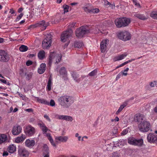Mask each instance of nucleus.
Instances as JSON below:
<instances>
[{
    "label": "nucleus",
    "mask_w": 157,
    "mask_h": 157,
    "mask_svg": "<svg viewBox=\"0 0 157 157\" xmlns=\"http://www.w3.org/2000/svg\"><path fill=\"white\" fill-rule=\"evenodd\" d=\"M58 101L59 104L65 108H68L74 102L72 96L66 95L59 97Z\"/></svg>",
    "instance_id": "1"
},
{
    "label": "nucleus",
    "mask_w": 157,
    "mask_h": 157,
    "mask_svg": "<svg viewBox=\"0 0 157 157\" xmlns=\"http://www.w3.org/2000/svg\"><path fill=\"white\" fill-rule=\"evenodd\" d=\"M90 33L89 29L86 26H82L75 31V35L78 38H81L85 35Z\"/></svg>",
    "instance_id": "2"
},
{
    "label": "nucleus",
    "mask_w": 157,
    "mask_h": 157,
    "mask_svg": "<svg viewBox=\"0 0 157 157\" xmlns=\"http://www.w3.org/2000/svg\"><path fill=\"white\" fill-rule=\"evenodd\" d=\"M130 22V19L126 17L117 18L115 21V23L118 28L127 26Z\"/></svg>",
    "instance_id": "3"
},
{
    "label": "nucleus",
    "mask_w": 157,
    "mask_h": 157,
    "mask_svg": "<svg viewBox=\"0 0 157 157\" xmlns=\"http://www.w3.org/2000/svg\"><path fill=\"white\" fill-rule=\"evenodd\" d=\"M61 57V55L60 54L57 55L55 52H51L49 56L48 65L51 66L52 62L55 61L56 63H58L60 61Z\"/></svg>",
    "instance_id": "4"
},
{
    "label": "nucleus",
    "mask_w": 157,
    "mask_h": 157,
    "mask_svg": "<svg viewBox=\"0 0 157 157\" xmlns=\"http://www.w3.org/2000/svg\"><path fill=\"white\" fill-rule=\"evenodd\" d=\"M52 36L50 34H47L43 40L42 47L43 49H48L51 46L52 41Z\"/></svg>",
    "instance_id": "5"
},
{
    "label": "nucleus",
    "mask_w": 157,
    "mask_h": 157,
    "mask_svg": "<svg viewBox=\"0 0 157 157\" xmlns=\"http://www.w3.org/2000/svg\"><path fill=\"white\" fill-rule=\"evenodd\" d=\"M150 127V123L146 120L141 122L139 125L138 127L140 130L143 132H147Z\"/></svg>",
    "instance_id": "6"
},
{
    "label": "nucleus",
    "mask_w": 157,
    "mask_h": 157,
    "mask_svg": "<svg viewBox=\"0 0 157 157\" xmlns=\"http://www.w3.org/2000/svg\"><path fill=\"white\" fill-rule=\"evenodd\" d=\"M128 143L130 144L141 146H142L143 143V140L142 139H136L133 137H130L128 139Z\"/></svg>",
    "instance_id": "7"
},
{
    "label": "nucleus",
    "mask_w": 157,
    "mask_h": 157,
    "mask_svg": "<svg viewBox=\"0 0 157 157\" xmlns=\"http://www.w3.org/2000/svg\"><path fill=\"white\" fill-rule=\"evenodd\" d=\"M73 33L72 29H68L66 31L63 32L61 35V40L63 42H65L67 40L70 38Z\"/></svg>",
    "instance_id": "8"
},
{
    "label": "nucleus",
    "mask_w": 157,
    "mask_h": 157,
    "mask_svg": "<svg viewBox=\"0 0 157 157\" xmlns=\"http://www.w3.org/2000/svg\"><path fill=\"white\" fill-rule=\"evenodd\" d=\"M119 38L124 41L129 40L131 38V34L127 31L121 32L118 34Z\"/></svg>",
    "instance_id": "9"
},
{
    "label": "nucleus",
    "mask_w": 157,
    "mask_h": 157,
    "mask_svg": "<svg viewBox=\"0 0 157 157\" xmlns=\"http://www.w3.org/2000/svg\"><path fill=\"white\" fill-rule=\"evenodd\" d=\"M48 22H46L44 20L40 21L35 24L32 25L30 26L31 28H34L36 27H41L42 30H44L46 29L47 26L49 25Z\"/></svg>",
    "instance_id": "10"
},
{
    "label": "nucleus",
    "mask_w": 157,
    "mask_h": 157,
    "mask_svg": "<svg viewBox=\"0 0 157 157\" xmlns=\"http://www.w3.org/2000/svg\"><path fill=\"white\" fill-rule=\"evenodd\" d=\"M0 61L3 62H7L10 59L9 55L4 50H0Z\"/></svg>",
    "instance_id": "11"
},
{
    "label": "nucleus",
    "mask_w": 157,
    "mask_h": 157,
    "mask_svg": "<svg viewBox=\"0 0 157 157\" xmlns=\"http://www.w3.org/2000/svg\"><path fill=\"white\" fill-rule=\"evenodd\" d=\"M26 134L29 136L33 135L35 133V129L30 125L26 126L24 130Z\"/></svg>",
    "instance_id": "12"
},
{
    "label": "nucleus",
    "mask_w": 157,
    "mask_h": 157,
    "mask_svg": "<svg viewBox=\"0 0 157 157\" xmlns=\"http://www.w3.org/2000/svg\"><path fill=\"white\" fill-rule=\"evenodd\" d=\"M55 118L58 120H64L67 121L71 122L73 120L72 117L71 116L56 114L55 116Z\"/></svg>",
    "instance_id": "13"
},
{
    "label": "nucleus",
    "mask_w": 157,
    "mask_h": 157,
    "mask_svg": "<svg viewBox=\"0 0 157 157\" xmlns=\"http://www.w3.org/2000/svg\"><path fill=\"white\" fill-rule=\"evenodd\" d=\"M18 153L19 155L22 157H27L29 155L28 151L24 147L19 148Z\"/></svg>",
    "instance_id": "14"
},
{
    "label": "nucleus",
    "mask_w": 157,
    "mask_h": 157,
    "mask_svg": "<svg viewBox=\"0 0 157 157\" xmlns=\"http://www.w3.org/2000/svg\"><path fill=\"white\" fill-rule=\"evenodd\" d=\"M109 43V40L106 39L103 40L100 44V49L102 52L103 53L106 50L107 46Z\"/></svg>",
    "instance_id": "15"
},
{
    "label": "nucleus",
    "mask_w": 157,
    "mask_h": 157,
    "mask_svg": "<svg viewBox=\"0 0 157 157\" xmlns=\"http://www.w3.org/2000/svg\"><path fill=\"white\" fill-rule=\"evenodd\" d=\"M147 141L148 142L152 143H157V136L153 133H149L147 136Z\"/></svg>",
    "instance_id": "16"
},
{
    "label": "nucleus",
    "mask_w": 157,
    "mask_h": 157,
    "mask_svg": "<svg viewBox=\"0 0 157 157\" xmlns=\"http://www.w3.org/2000/svg\"><path fill=\"white\" fill-rule=\"evenodd\" d=\"M71 74L74 80L78 82H80L85 77L84 76H82L80 78H79V75L75 72H72Z\"/></svg>",
    "instance_id": "17"
},
{
    "label": "nucleus",
    "mask_w": 157,
    "mask_h": 157,
    "mask_svg": "<svg viewBox=\"0 0 157 157\" xmlns=\"http://www.w3.org/2000/svg\"><path fill=\"white\" fill-rule=\"evenodd\" d=\"M21 128L20 126L18 125L16 126H15L12 130V133L13 135H18L21 133Z\"/></svg>",
    "instance_id": "18"
},
{
    "label": "nucleus",
    "mask_w": 157,
    "mask_h": 157,
    "mask_svg": "<svg viewBox=\"0 0 157 157\" xmlns=\"http://www.w3.org/2000/svg\"><path fill=\"white\" fill-rule=\"evenodd\" d=\"M25 146L29 147H32L34 146L35 141L33 140L27 139L25 141Z\"/></svg>",
    "instance_id": "19"
},
{
    "label": "nucleus",
    "mask_w": 157,
    "mask_h": 157,
    "mask_svg": "<svg viewBox=\"0 0 157 157\" xmlns=\"http://www.w3.org/2000/svg\"><path fill=\"white\" fill-rule=\"evenodd\" d=\"M144 116L140 113L136 114L134 117V119L136 120L138 122H140V123L144 120Z\"/></svg>",
    "instance_id": "20"
},
{
    "label": "nucleus",
    "mask_w": 157,
    "mask_h": 157,
    "mask_svg": "<svg viewBox=\"0 0 157 157\" xmlns=\"http://www.w3.org/2000/svg\"><path fill=\"white\" fill-rule=\"evenodd\" d=\"M68 139V137L67 136H59L55 137L56 142L59 141L60 142H65L67 141Z\"/></svg>",
    "instance_id": "21"
},
{
    "label": "nucleus",
    "mask_w": 157,
    "mask_h": 157,
    "mask_svg": "<svg viewBox=\"0 0 157 157\" xmlns=\"http://www.w3.org/2000/svg\"><path fill=\"white\" fill-rule=\"evenodd\" d=\"M46 65L45 63H42L40 65V68L38 69V73L40 74H43L45 70Z\"/></svg>",
    "instance_id": "22"
},
{
    "label": "nucleus",
    "mask_w": 157,
    "mask_h": 157,
    "mask_svg": "<svg viewBox=\"0 0 157 157\" xmlns=\"http://www.w3.org/2000/svg\"><path fill=\"white\" fill-rule=\"evenodd\" d=\"M16 147L13 144L9 145L7 148V151L10 153H14L16 151Z\"/></svg>",
    "instance_id": "23"
},
{
    "label": "nucleus",
    "mask_w": 157,
    "mask_h": 157,
    "mask_svg": "<svg viewBox=\"0 0 157 157\" xmlns=\"http://www.w3.org/2000/svg\"><path fill=\"white\" fill-rule=\"evenodd\" d=\"M59 73L60 75L63 77L66 78L67 76V71L66 68L64 67H61L59 70Z\"/></svg>",
    "instance_id": "24"
},
{
    "label": "nucleus",
    "mask_w": 157,
    "mask_h": 157,
    "mask_svg": "<svg viewBox=\"0 0 157 157\" xmlns=\"http://www.w3.org/2000/svg\"><path fill=\"white\" fill-rule=\"evenodd\" d=\"M127 55V54L126 53H124L122 55L115 57L114 60L115 61L122 60L126 57Z\"/></svg>",
    "instance_id": "25"
},
{
    "label": "nucleus",
    "mask_w": 157,
    "mask_h": 157,
    "mask_svg": "<svg viewBox=\"0 0 157 157\" xmlns=\"http://www.w3.org/2000/svg\"><path fill=\"white\" fill-rule=\"evenodd\" d=\"M26 138L25 135L22 134L20 136L18 137L15 139V141L17 143L23 142Z\"/></svg>",
    "instance_id": "26"
},
{
    "label": "nucleus",
    "mask_w": 157,
    "mask_h": 157,
    "mask_svg": "<svg viewBox=\"0 0 157 157\" xmlns=\"http://www.w3.org/2000/svg\"><path fill=\"white\" fill-rule=\"evenodd\" d=\"M38 125L40 126L42 131L44 132H47L48 130L45 124L43 123H38Z\"/></svg>",
    "instance_id": "27"
},
{
    "label": "nucleus",
    "mask_w": 157,
    "mask_h": 157,
    "mask_svg": "<svg viewBox=\"0 0 157 157\" xmlns=\"http://www.w3.org/2000/svg\"><path fill=\"white\" fill-rule=\"evenodd\" d=\"M36 100L40 103L46 105H49V102L44 99L40 98L38 97H36Z\"/></svg>",
    "instance_id": "28"
},
{
    "label": "nucleus",
    "mask_w": 157,
    "mask_h": 157,
    "mask_svg": "<svg viewBox=\"0 0 157 157\" xmlns=\"http://www.w3.org/2000/svg\"><path fill=\"white\" fill-rule=\"evenodd\" d=\"M45 52L44 50L40 51L38 54V57L40 59L42 60L45 57Z\"/></svg>",
    "instance_id": "29"
},
{
    "label": "nucleus",
    "mask_w": 157,
    "mask_h": 157,
    "mask_svg": "<svg viewBox=\"0 0 157 157\" xmlns=\"http://www.w3.org/2000/svg\"><path fill=\"white\" fill-rule=\"evenodd\" d=\"M7 136L4 134H1L0 135V144L5 142L7 140Z\"/></svg>",
    "instance_id": "30"
},
{
    "label": "nucleus",
    "mask_w": 157,
    "mask_h": 157,
    "mask_svg": "<svg viewBox=\"0 0 157 157\" xmlns=\"http://www.w3.org/2000/svg\"><path fill=\"white\" fill-rule=\"evenodd\" d=\"M46 136L47 137L48 140H49L50 142L52 144V145L54 147L56 146V144L54 143L52 137L51 136L50 134L49 133L46 134Z\"/></svg>",
    "instance_id": "31"
},
{
    "label": "nucleus",
    "mask_w": 157,
    "mask_h": 157,
    "mask_svg": "<svg viewBox=\"0 0 157 157\" xmlns=\"http://www.w3.org/2000/svg\"><path fill=\"white\" fill-rule=\"evenodd\" d=\"M52 78L50 77L49 78L46 88L49 91L51 90V86L52 84Z\"/></svg>",
    "instance_id": "32"
},
{
    "label": "nucleus",
    "mask_w": 157,
    "mask_h": 157,
    "mask_svg": "<svg viewBox=\"0 0 157 157\" xmlns=\"http://www.w3.org/2000/svg\"><path fill=\"white\" fill-rule=\"evenodd\" d=\"M83 46L82 42L80 41H76L75 43V47L78 48H80Z\"/></svg>",
    "instance_id": "33"
},
{
    "label": "nucleus",
    "mask_w": 157,
    "mask_h": 157,
    "mask_svg": "<svg viewBox=\"0 0 157 157\" xmlns=\"http://www.w3.org/2000/svg\"><path fill=\"white\" fill-rule=\"evenodd\" d=\"M90 33L93 32L95 34H97L99 32V29L98 27H93L92 28V30H91L90 29H89Z\"/></svg>",
    "instance_id": "34"
},
{
    "label": "nucleus",
    "mask_w": 157,
    "mask_h": 157,
    "mask_svg": "<svg viewBox=\"0 0 157 157\" xmlns=\"http://www.w3.org/2000/svg\"><path fill=\"white\" fill-rule=\"evenodd\" d=\"M19 49L21 52H25L28 50V48L26 46L22 45L20 47Z\"/></svg>",
    "instance_id": "35"
},
{
    "label": "nucleus",
    "mask_w": 157,
    "mask_h": 157,
    "mask_svg": "<svg viewBox=\"0 0 157 157\" xmlns=\"http://www.w3.org/2000/svg\"><path fill=\"white\" fill-rule=\"evenodd\" d=\"M134 16L141 20H145L146 19V18L143 15L136 14L134 15Z\"/></svg>",
    "instance_id": "36"
},
{
    "label": "nucleus",
    "mask_w": 157,
    "mask_h": 157,
    "mask_svg": "<svg viewBox=\"0 0 157 157\" xmlns=\"http://www.w3.org/2000/svg\"><path fill=\"white\" fill-rule=\"evenodd\" d=\"M43 150L44 153H49V149L48 146L46 144H44L43 147Z\"/></svg>",
    "instance_id": "37"
},
{
    "label": "nucleus",
    "mask_w": 157,
    "mask_h": 157,
    "mask_svg": "<svg viewBox=\"0 0 157 157\" xmlns=\"http://www.w3.org/2000/svg\"><path fill=\"white\" fill-rule=\"evenodd\" d=\"M126 106V104L121 105L120 106L117 111L116 112V114L117 115Z\"/></svg>",
    "instance_id": "38"
},
{
    "label": "nucleus",
    "mask_w": 157,
    "mask_h": 157,
    "mask_svg": "<svg viewBox=\"0 0 157 157\" xmlns=\"http://www.w3.org/2000/svg\"><path fill=\"white\" fill-rule=\"evenodd\" d=\"M150 16L154 19H157V11H152L150 14Z\"/></svg>",
    "instance_id": "39"
},
{
    "label": "nucleus",
    "mask_w": 157,
    "mask_h": 157,
    "mask_svg": "<svg viewBox=\"0 0 157 157\" xmlns=\"http://www.w3.org/2000/svg\"><path fill=\"white\" fill-rule=\"evenodd\" d=\"M149 85L151 87H154L155 86H157V81H154L153 82H150Z\"/></svg>",
    "instance_id": "40"
},
{
    "label": "nucleus",
    "mask_w": 157,
    "mask_h": 157,
    "mask_svg": "<svg viewBox=\"0 0 157 157\" xmlns=\"http://www.w3.org/2000/svg\"><path fill=\"white\" fill-rule=\"evenodd\" d=\"M97 73V70L96 69L94 70V71H91V72L88 75L90 76H94L96 75Z\"/></svg>",
    "instance_id": "41"
},
{
    "label": "nucleus",
    "mask_w": 157,
    "mask_h": 157,
    "mask_svg": "<svg viewBox=\"0 0 157 157\" xmlns=\"http://www.w3.org/2000/svg\"><path fill=\"white\" fill-rule=\"evenodd\" d=\"M75 24L76 23L75 22H73L72 23L70 24L68 26V29H72L74 28L75 27Z\"/></svg>",
    "instance_id": "42"
},
{
    "label": "nucleus",
    "mask_w": 157,
    "mask_h": 157,
    "mask_svg": "<svg viewBox=\"0 0 157 157\" xmlns=\"http://www.w3.org/2000/svg\"><path fill=\"white\" fill-rule=\"evenodd\" d=\"M63 8L64 10V13L67 12L68 11V10L69 7L67 5H64L63 6Z\"/></svg>",
    "instance_id": "43"
},
{
    "label": "nucleus",
    "mask_w": 157,
    "mask_h": 157,
    "mask_svg": "<svg viewBox=\"0 0 157 157\" xmlns=\"http://www.w3.org/2000/svg\"><path fill=\"white\" fill-rule=\"evenodd\" d=\"M91 13H97L99 11V9L98 8L92 9L91 10Z\"/></svg>",
    "instance_id": "44"
},
{
    "label": "nucleus",
    "mask_w": 157,
    "mask_h": 157,
    "mask_svg": "<svg viewBox=\"0 0 157 157\" xmlns=\"http://www.w3.org/2000/svg\"><path fill=\"white\" fill-rule=\"evenodd\" d=\"M128 130L127 128L124 130L121 133V134L122 135H124L126 134L128 132Z\"/></svg>",
    "instance_id": "45"
},
{
    "label": "nucleus",
    "mask_w": 157,
    "mask_h": 157,
    "mask_svg": "<svg viewBox=\"0 0 157 157\" xmlns=\"http://www.w3.org/2000/svg\"><path fill=\"white\" fill-rule=\"evenodd\" d=\"M32 74L31 73H29L27 74V76L26 77V79L28 80H30L32 77Z\"/></svg>",
    "instance_id": "46"
},
{
    "label": "nucleus",
    "mask_w": 157,
    "mask_h": 157,
    "mask_svg": "<svg viewBox=\"0 0 157 157\" xmlns=\"http://www.w3.org/2000/svg\"><path fill=\"white\" fill-rule=\"evenodd\" d=\"M49 105H50L51 106H53L55 105V103L54 101L52 100L51 99L50 101V102H49Z\"/></svg>",
    "instance_id": "47"
},
{
    "label": "nucleus",
    "mask_w": 157,
    "mask_h": 157,
    "mask_svg": "<svg viewBox=\"0 0 157 157\" xmlns=\"http://www.w3.org/2000/svg\"><path fill=\"white\" fill-rule=\"evenodd\" d=\"M83 9L84 11L87 13H90L91 12V10L89 9L88 7H84L83 8Z\"/></svg>",
    "instance_id": "48"
},
{
    "label": "nucleus",
    "mask_w": 157,
    "mask_h": 157,
    "mask_svg": "<svg viewBox=\"0 0 157 157\" xmlns=\"http://www.w3.org/2000/svg\"><path fill=\"white\" fill-rule=\"evenodd\" d=\"M23 14L22 13H21L20 14H19L17 17L16 21H17L20 20V19L23 16Z\"/></svg>",
    "instance_id": "49"
},
{
    "label": "nucleus",
    "mask_w": 157,
    "mask_h": 157,
    "mask_svg": "<svg viewBox=\"0 0 157 157\" xmlns=\"http://www.w3.org/2000/svg\"><path fill=\"white\" fill-rule=\"evenodd\" d=\"M32 62L30 60H28L26 62V65L27 66H29L32 65Z\"/></svg>",
    "instance_id": "50"
},
{
    "label": "nucleus",
    "mask_w": 157,
    "mask_h": 157,
    "mask_svg": "<svg viewBox=\"0 0 157 157\" xmlns=\"http://www.w3.org/2000/svg\"><path fill=\"white\" fill-rule=\"evenodd\" d=\"M121 76H122V74L120 72L119 74L117 75L116 78V80H118L119 78H120L121 77Z\"/></svg>",
    "instance_id": "51"
},
{
    "label": "nucleus",
    "mask_w": 157,
    "mask_h": 157,
    "mask_svg": "<svg viewBox=\"0 0 157 157\" xmlns=\"http://www.w3.org/2000/svg\"><path fill=\"white\" fill-rule=\"evenodd\" d=\"M9 155L8 152L6 151H4L2 154L3 156H7Z\"/></svg>",
    "instance_id": "52"
},
{
    "label": "nucleus",
    "mask_w": 157,
    "mask_h": 157,
    "mask_svg": "<svg viewBox=\"0 0 157 157\" xmlns=\"http://www.w3.org/2000/svg\"><path fill=\"white\" fill-rule=\"evenodd\" d=\"M112 157H119V156L118 155L116 152H114L112 153Z\"/></svg>",
    "instance_id": "53"
},
{
    "label": "nucleus",
    "mask_w": 157,
    "mask_h": 157,
    "mask_svg": "<svg viewBox=\"0 0 157 157\" xmlns=\"http://www.w3.org/2000/svg\"><path fill=\"white\" fill-rule=\"evenodd\" d=\"M133 2L136 6H140V4L137 3V0H133Z\"/></svg>",
    "instance_id": "54"
},
{
    "label": "nucleus",
    "mask_w": 157,
    "mask_h": 157,
    "mask_svg": "<svg viewBox=\"0 0 157 157\" xmlns=\"http://www.w3.org/2000/svg\"><path fill=\"white\" fill-rule=\"evenodd\" d=\"M44 118H46V119H47L48 121H51V119L49 118V117L47 114L44 115Z\"/></svg>",
    "instance_id": "55"
},
{
    "label": "nucleus",
    "mask_w": 157,
    "mask_h": 157,
    "mask_svg": "<svg viewBox=\"0 0 157 157\" xmlns=\"http://www.w3.org/2000/svg\"><path fill=\"white\" fill-rule=\"evenodd\" d=\"M121 72L122 74V76H126L128 75V73L127 72H124V71H122Z\"/></svg>",
    "instance_id": "56"
},
{
    "label": "nucleus",
    "mask_w": 157,
    "mask_h": 157,
    "mask_svg": "<svg viewBox=\"0 0 157 157\" xmlns=\"http://www.w3.org/2000/svg\"><path fill=\"white\" fill-rule=\"evenodd\" d=\"M124 140H120L118 142L119 144H120V145H121V144L123 145V143H124Z\"/></svg>",
    "instance_id": "57"
},
{
    "label": "nucleus",
    "mask_w": 157,
    "mask_h": 157,
    "mask_svg": "<svg viewBox=\"0 0 157 157\" xmlns=\"http://www.w3.org/2000/svg\"><path fill=\"white\" fill-rule=\"evenodd\" d=\"M105 4L106 6H108V5H111L109 2L106 0L105 1Z\"/></svg>",
    "instance_id": "58"
},
{
    "label": "nucleus",
    "mask_w": 157,
    "mask_h": 157,
    "mask_svg": "<svg viewBox=\"0 0 157 157\" xmlns=\"http://www.w3.org/2000/svg\"><path fill=\"white\" fill-rule=\"evenodd\" d=\"M43 155L44 156V157H49V153L45 154L43 153Z\"/></svg>",
    "instance_id": "59"
},
{
    "label": "nucleus",
    "mask_w": 157,
    "mask_h": 157,
    "mask_svg": "<svg viewBox=\"0 0 157 157\" xmlns=\"http://www.w3.org/2000/svg\"><path fill=\"white\" fill-rule=\"evenodd\" d=\"M0 81L4 83H5V84L7 83V81L3 79H0Z\"/></svg>",
    "instance_id": "60"
},
{
    "label": "nucleus",
    "mask_w": 157,
    "mask_h": 157,
    "mask_svg": "<svg viewBox=\"0 0 157 157\" xmlns=\"http://www.w3.org/2000/svg\"><path fill=\"white\" fill-rule=\"evenodd\" d=\"M25 111L28 112H31L33 111V109H25Z\"/></svg>",
    "instance_id": "61"
},
{
    "label": "nucleus",
    "mask_w": 157,
    "mask_h": 157,
    "mask_svg": "<svg viewBox=\"0 0 157 157\" xmlns=\"http://www.w3.org/2000/svg\"><path fill=\"white\" fill-rule=\"evenodd\" d=\"M10 13L11 14H13L14 13V11L13 9H10Z\"/></svg>",
    "instance_id": "62"
},
{
    "label": "nucleus",
    "mask_w": 157,
    "mask_h": 157,
    "mask_svg": "<svg viewBox=\"0 0 157 157\" xmlns=\"http://www.w3.org/2000/svg\"><path fill=\"white\" fill-rule=\"evenodd\" d=\"M23 10V9L22 8H20L18 9V13H21Z\"/></svg>",
    "instance_id": "63"
},
{
    "label": "nucleus",
    "mask_w": 157,
    "mask_h": 157,
    "mask_svg": "<svg viewBox=\"0 0 157 157\" xmlns=\"http://www.w3.org/2000/svg\"><path fill=\"white\" fill-rule=\"evenodd\" d=\"M117 129H115L114 130H113L112 132V134H113L114 135H115V134H116L117 133Z\"/></svg>",
    "instance_id": "64"
}]
</instances>
